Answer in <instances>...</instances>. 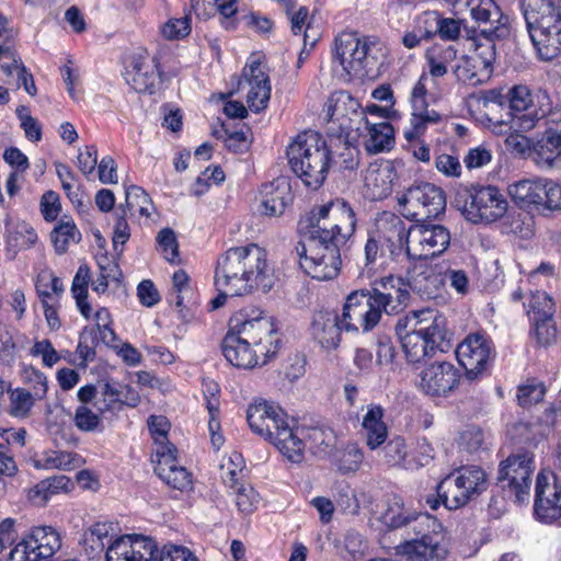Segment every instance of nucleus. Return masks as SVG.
Listing matches in <instances>:
<instances>
[{
  "label": "nucleus",
  "instance_id": "obj_50",
  "mask_svg": "<svg viewBox=\"0 0 561 561\" xmlns=\"http://www.w3.org/2000/svg\"><path fill=\"white\" fill-rule=\"evenodd\" d=\"M221 478L229 489L243 483L244 460L240 453H231L227 459H224L221 466Z\"/></svg>",
  "mask_w": 561,
  "mask_h": 561
},
{
  "label": "nucleus",
  "instance_id": "obj_46",
  "mask_svg": "<svg viewBox=\"0 0 561 561\" xmlns=\"http://www.w3.org/2000/svg\"><path fill=\"white\" fill-rule=\"evenodd\" d=\"M556 270L550 263H541L536 270L529 272L524 278L520 279L518 290L514 293V299H520L523 291H528V288L539 289L549 286L550 282L554 279Z\"/></svg>",
  "mask_w": 561,
  "mask_h": 561
},
{
  "label": "nucleus",
  "instance_id": "obj_18",
  "mask_svg": "<svg viewBox=\"0 0 561 561\" xmlns=\"http://www.w3.org/2000/svg\"><path fill=\"white\" fill-rule=\"evenodd\" d=\"M124 78L136 92L152 94L160 79L158 59L146 49L135 51L130 56Z\"/></svg>",
  "mask_w": 561,
  "mask_h": 561
},
{
  "label": "nucleus",
  "instance_id": "obj_57",
  "mask_svg": "<svg viewBox=\"0 0 561 561\" xmlns=\"http://www.w3.org/2000/svg\"><path fill=\"white\" fill-rule=\"evenodd\" d=\"M36 400L37 397L28 390L16 388L10 394V413L15 417H25Z\"/></svg>",
  "mask_w": 561,
  "mask_h": 561
},
{
  "label": "nucleus",
  "instance_id": "obj_51",
  "mask_svg": "<svg viewBox=\"0 0 561 561\" xmlns=\"http://www.w3.org/2000/svg\"><path fill=\"white\" fill-rule=\"evenodd\" d=\"M36 290L41 299V304L47 301L59 300L60 294L64 291L62 282L51 272H42L36 282Z\"/></svg>",
  "mask_w": 561,
  "mask_h": 561
},
{
  "label": "nucleus",
  "instance_id": "obj_34",
  "mask_svg": "<svg viewBox=\"0 0 561 561\" xmlns=\"http://www.w3.org/2000/svg\"><path fill=\"white\" fill-rule=\"evenodd\" d=\"M83 458L76 453L47 449L33 459L36 469L70 471L81 467Z\"/></svg>",
  "mask_w": 561,
  "mask_h": 561
},
{
  "label": "nucleus",
  "instance_id": "obj_55",
  "mask_svg": "<svg viewBox=\"0 0 561 561\" xmlns=\"http://www.w3.org/2000/svg\"><path fill=\"white\" fill-rule=\"evenodd\" d=\"M232 490L236 505L241 513L252 514L257 508L261 497L251 484L243 482Z\"/></svg>",
  "mask_w": 561,
  "mask_h": 561
},
{
  "label": "nucleus",
  "instance_id": "obj_2",
  "mask_svg": "<svg viewBox=\"0 0 561 561\" xmlns=\"http://www.w3.org/2000/svg\"><path fill=\"white\" fill-rule=\"evenodd\" d=\"M275 280L264 249L254 243L230 248L217 259L214 284L218 295L210 301L211 309L222 307L228 296H243L254 289L268 291Z\"/></svg>",
  "mask_w": 561,
  "mask_h": 561
},
{
  "label": "nucleus",
  "instance_id": "obj_29",
  "mask_svg": "<svg viewBox=\"0 0 561 561\" xmlns=\"http://www.w3.org/2000/svg\"><path fill=\"white\" fill-rule=\"evenodd\" d=\"M163 453V450L160 451V457L152 460L156 463L154 471L160 480L175 490L186 491L191 489V473L178 463L176 453Z\"/></svg>",
  "mask_w": 561,
  "mask_h": 561
},
{
  "label": "nucleus",
  "instance_id": "obj_6",
  "mask_svg": "<svg viewBox=\"0 0 561 561\" xmlns=\"http://www.w3.org/2000/svg\"><path fill=\"white\" fill-rule=\"evenodd\" d=\"M524 16L538 58L561 57V5L545 0H526Z\"/></svg>",
  "mask_w": 561,
  "mask_h": 561
},
{
  "label": "nucleus",
  "instance_id": "obj_17",
  "mask_svg": "<svg viewBox=\"0 0 561 561\" xmlns=\"http://www.w3.org/2000/svg\"><path fill=\"white\" fill-rule=\"evenodd\" d=\"M458 363L470 378L482 374L495 356L492 341L484 334L471 333L456 348Z\"/></svg>",
  "mask_w": 561,
  "mask_h": 561
},
{
  "label": "nucleus",
  "instance_id": "obj_49",
  "mask_svg": "<svg viewBox=\"0 0 561 561\" xmlns=\"http://www.w3.org/2000/svg\"><path fill=\"white\" fill-rule=\"evenodd\" d=\"M90 280L89 270L80 266L73 277L71 293L76 300L77 308L82 317L90 318L91 306L88 302V285Z\"/></svg>",
  "mask_w": 561,
  "mask_h": 561
},
{
  "label": "nucleus",
  "instance_id": "obj_62",
  "mask_svg": "<svg viewBox=\"0 0 561 561\" xmlns=\"http://www.w3.org/2000/svg\"><path fill=\"white\" fill-rule=\"evenodd\" d=\"M529 320L533 322V331L536 335L537 341L540 344L548 345L554 341L557 335V329L553 321V316H530Z\"/></svg>",
  "mask_w": 561,
  "mask_h": 561
},
{
  "label": "nucleus",
  "instance_id": "obj_21",
  "mask_svg": "<svg viewBox=\"0 0 561 561\" xmlns=\"http://www.w3.org/2000/svg\"><path fill=\"white\" fill-rule=\"evenodd\" d=\"M369 293L381 311L388 314L403 310L410 298L409 284L401 276L393 275L376 280Z\"/></svg>",
  "mask_w": 561,
  "mask_h": 561
},
{
  "label": "nucleus",
  "instance_id": "obj_9",
  "mask_svg": "<svg viewBox=\"0 0 561 561\" xmlns=\"http://www.w3.org/2000/svg\"><path fill=\"white\" fill-rule=\"evenodd\" d=\"M508 201L494 185L472 187L462 205L465 218L472 224L491 225L508 211Z\"/></svg>",
  "mask_w": 561,
  "mask_h": 561
},
{
  "label": "nucleus",
  "instance_id": "obj_16",
  "mask_svg": "<svg viewBox=\"0 0 561 561\" xmlns=\"http://www.w3.org/2000/svg\"><path fill=\"white\" fill-rule=\"evenodd\" d=\"M240 88L247 90L245 101L252 112L259 113L267 106L271 98V82L260 56L251 55L243 68Z\"/></svg>",
  "mask_w": 561,
  "mask_h": 561
},
{
  "label": "nucleus",
  "instance_id": "obj_3",
  "mask_svg": "<svg viewBox=\"0 0 561 561\" xmlns=\"http://www.w3.org/2000/svg\"><path fill=\"white\" fill-rule=\"evenodd\" d=\"M279 333L273 317L234 314L229 321L221 351L234 367L251 369L267 363L279 348Z\"/></svg>",
  "mask_w": 561,
  "mask_h": 561
},
{
  "label": "nucleus",
  "instance_id": "obj_61",
  "mask_svg": "<svg viewBox=\"0 0 561 561\" xmlns=\"http://www.w3.org/2000/svg\"><path fill=\"white\" fill-rule=\"evenodd\" d=\"M30 355L41 358L42 365L47 368H51L61 359L57 350L47 339L35 340L33 346L30 348Z\"/></svg>",
  "mask_w": 561,
  "mask_h": 561
},
{
  "label": "nucleus",
  "instance_id": "obj_20",
  "mask_svg": "<svg viewBox=\"0 0 561 561\" xmlns=\"http://www.w3.org/2000/svg\"><path fill=\"white\" fill-rule=\"evenodd\" d=\"M397 551L407 561H443L448 554V547L445 535L434 530L399 545Z\"/></svg>",
  "mask_w": 561,
  "mask_h": 561
},
{
  "label": "nucleus",
  "instance_id": "obj_12",
  "mask_svg": "<svg viewBox=\"0 0 561 561\" xmlns=\"http://www.w3.org/2000/svg\"><path fill=\"white\" fill-rule=\"evenodd\" d=\"M450 244L449 230L437 224L420 220L408 229L407 256L410 260H427L443 254Z\"/></svg>",
  "mask_w": 561,
  "mask_h": 561
},
{
  "label": "nucleus",
  "instance_id": "obj_22",
  "mask_svg": "<svg viewBox=\"0 0 561 561\" xmlns=\"http://www.w3.org/2000/svg\"><path fill=\"white\" fill-rule=\"evenodd\" d=\"M368 42L356 33L343 32L335 38L334 59L348 73H358L365 68Z\"/></svg>",
  "mask_w": 561,
  "mask_h": 561
},
{
  "label": "nucleus",
  "instance_id": "obj_32",
  "mask_svg": "<svg viewBox=\"0 0 561 561\" xmlns=\"http://www.w3.org/2000/svg\"><path fill=\"white\" fill-rule=\"evenodd\" d=\"M533 160L541 169L559 168L561 165V135L548 127L534 144Z\"/></svg>",
  "mask_w": 561,
  "mask_h": 561
},
{
  "label": "nucleus",
  "instance_id": "obj_42",
  "mask_svg": "<svg viewBox=\"0 0 561 561\" xmlns=\"http://www.w3.org/2000/svg\"><path fill=\"white\" fill-rule=\"evenodd\" d=\"M443 116L435 110H412L410 128L404 130V138L412 142L423 136L430 125L440 123Z\"/></svg>",
  "mask_w": 561,
  "mask_h": 561
},
{
  "label": "nucleus",
  "instance_id": "obj_38",
  "mask_svg": "<svg viewBox=\"0 0 561 561\" xmlns=\"http://www.w3.org/2000/svg\"><path fill=\"white\" fill-rule=\"evenodd\" d=\"M457 51L453 45L435 44L426 50L427 75L434 79L447 73L448 66L456 60Z\"/></svg>",
  "mask_w": 561,
  "mask_h": 561
},
{
  "label": "nucleus",
  "instance_id": "obj_7",
  "mask_svg": "<svg viewBox=\"0 0 561 561\" xmlns=\"http://www.w3.org/2000/svg\"><path fill=\"white\" fill-rule=\"evenodd\" d=\"M488 485L486 473L481 467L462 466L439 482L437 493L446 508L458 510L486 491Z\"/></svg>",
  "mask_w": 561,
  "mask_h": 561
},
{
  "label": "nucleus",
  "instance_id": "obj_10",
  "mask_svg": "<svg viewBox=\"0 0 561 561\" xmlns=\"http://www.w3.org/2000/svg\"><path fill=\"white\" fill-rule=\"evenodd\" d=\"M535 470L534 456L529 453L507 457L499 467V483L508 496L519 504L528 503L531 476Z\"/></svg>",
  "mask_w": 561,
  "mask_h": 561
},
{
  "label": "nucleus",
  "instance_id": "obj_64",
  "mask_svg": "<svg viewBox=\"0 0 561 561\" xmlns=\"http://www.w3.org/2000/svg\"><path fill=\"white\" fill-rule=\"evenodd\" d=\"M543 386L535 380L527 381L526 383L520 385L517 388L516 393L518 404L524 408L530 407L534 403L541 401L543 399Z\"/></svg>",
  "mask_w": 561,
  "mask_h": 561
},
{
  "label": "nucleus",
  "instance_id": "obj_41",
  "mask_svg": "<svg viewBox=\"0 0 561 561\" xmlns=\"http://www.w3.org/2000/svg\"><path fill=\"white\" fill-rule=\"evenodd\" d=\"M50 239L55 251L64 254L71 244L81 240V233L71 218H61L53 229Z\"/></svg>",
  "mask_w": 561,
  "mask_h": 561
},
{
  "label": "nucleus",
  "instance_id": "obj_25",
  "mask_svg": "<svg viewBox=\"0 0 561 561\" xmlns=\"http://www.w3.org/2000/svg\"><path fill=\"white\" fill-rule=\"evenodd\" d=\"M398 174L396 165L389 160L373 162L364 174V194L367 198L379 201L388 197Z\"/></svg>",
  "mask_w": 561,
  "mask_h": 561
},
{
  "label": "nucleus",
  "instance_id": "obj_30",
  "mask_svg": "<svg viewBox=\"0 0 561 561\" xmlns=\"http://www.w3.org/2000/svg\"><path fill=\"white\" fill-rule=\"evenodd\" d=\"M341 317L328 310H321L313 314L311 334L313 339L325 350H333L340 344Z\"/></svg>",
  "mask_w": 561,
  "mask_h": 561
},
{
  "label": "nucleus",
  "instance_id": "obj_31",
  "mask_svg": "<svg viewBox=\"0 0 561 561\" xmlns=\"http://www.w3.org/2000/svg\"><path fill=\"white\" fill-rule=\"evenodd\" d=\"M360 425L362 435L369 449L375 450L387 442L389 431L385 422V410L381 405H367Z\"/></svg>",
  "mask_w": 561,
  "mask_h": 561
},
{
  "label": "nucleus",
  "instance_id": "obj_43",
  "mask_svg": "<svg viewBox=\"0 0 561 561\" xmlns=\"http://www.w3.org/2000/svg\"><path fill=\"white\" fill-rule=\"evenodd\" d=\"M7 232L8 251L13 252V255L21 250L33 247L37 241V233L26 222L10 225Z\"/></svg>",
  "mask_w": 561,
  "mask_h": 561
},
{
  "label": "nucleus",
  "instance_id": "obj_24",
  "mask_svg": "<svg viewBox=\"0 0 561 561\" xmlns=\"http://www.w3.org/2000/svg\"><path fill=\"white\" fill-rule=\"evenodd\" d=\"M371 232L389 249L392 256L402 253L407 255L408 229L399 216L388 211L380 214Z\"/></svg>",
  "mask_w": 561,
  "mask_h": 561
},
{
  "label": "nucleus",
  "instance_id": "obj_4",
  "mask_svg": "<svg viewBox=\"0 0 561 561\" xmlns=\"http://www.w3.org/2000/svg\"><path fill=\"white\" fill-rule=\"evenodd\" d=\"M247 421L253 433L272 443L289 461L304 459V431L290 424L287 414L276 403L255 399L247 409Z\"/></svg>",
  "mask_w": 561,
  "mask_h": 561
},
{
  "label": "nucleus",
  "instance_id": "obj_53",
  "mask_svg": "<svg viewBox=\"0 0 561 561\" xmlns=\"http://www.w3.org/2000/svg\"><path fill=\"white\" fill-rule=\"evenodd\" d=\"M364 461V451L356 444L346 445L336 459L337 470L342 474L355 473Z\"/></svg>",
  "mask_w": 561,
  "mask_h": 561
},
{
  "label": "nucleus",
  "instance_id": "obj_33",
  "mask_svg": "<svg viewBox=\"0 0 561 561\" xmlns=\"http://www.w3.org/2000/svg\"><path fill=\"white\" fill-rule=\"evenodd\" d=\"M380 522L388 528H400L412 522L423 525L431 522V517L407 508L400 496L392 495L388 499L387 506L380 515Z\"/></svg>",
  "mask_w": 561,
  "mask_h": 561
},
{
  "label": "nucleus",
  "instance_id": "obj_60",
  "mask_svg": "<svg viewBox=\"0 0 561 561\" xmlns=\"http://www.w3.org/2000/svg\"><path fill=\"white\" fill-rule=\"evenodd\" d=\"M484 433L477 426H469L461 431L457 438V447L460 451L474 454L483 447Z\"/></svg>",
  "mask_w": 561,
  "mask_h": 561
},
{
  "label": "nucleus",
  "instance_id": "obj_58",
  "mask_svg": "<svg viewBox=\"0 0 561 561\" xmlns=\"http://www.w3.org/2000/svg\"><path fill=\"white\" fill-rule=\"evenodd\" d=\"M101 397L102 399H99L96 403L100 413L119 410L125 403L122 399L121 386L113 382H106L103 386Z\"/></svg>",
  "mask_w": 561,
  "mask_h": 561
},
{
  "label": "nucleus",
  "instance_id": "obj_44",
  "mask_svg": "<svg viewBox=\"0 0 561 561\" xmlns=\"http://www.w3.org/2000/svg\"><path fill=\"white\" fill-rule=\"evenodd\" d=\"M148 428L154 443L153 457H160V451L163 454L176 453V448L169 443L168 433L170 423L165 416L152 415L148 420Z\"/></svg>",
  "mask_w": 561,
  "mask_h": 561
},
{
  "label": "nucleus",
  "instance_id": "obj_11",
  "mask_svg": "<svg viewBox=\"0 0 561 561\" xmlns=\"http://www.w3.org/2000/svg\"><path fill=\"white\" fill-rule=\"evenodd\" d=\"M401 214L411 220L437 217L445 210L446 198L443 190L435 184L423 182L408 188L398 198Z\"/></svg>",
  "mask_w": 561,
  "mask_h": 561
},
{
  "label": "nucleus",
  "instance_id": "obj_40",
  "mask_svg": "<svg viewBox=\"0 0 561 561\" xmlns=\"http://www.w3.org/2000/svg\"><path fill=\"white\" fill-rule=\"evenodd\" d=\"M359 103L345 91L333 92L323 106V114L328 121H339L356 113Z\"/></svg>",
  "mask_w": 561,
  "mask_h": 561
},
{
  "label": "nucleus",
  "instance_id": "obj_13",
  "mask_svg": "<svg viewBox=\"0 0 561 561\" xmlns=\"http://www.w3.org/2000/svg\"><path fill=\"white\" fill-rule=\"evenodd\" d=\"M474 53L457 59L454 73L458 81L476 87L488 81L493 71L495 44L490 37L474 39Z\"/></svg>",
  "mask_w": 561,
  "mask_h": 561
},
{
  "label": "nucleus",
  "instance_id": "obj_26",
  "mask_svg": "<svg viewBox=\"0 0 561 561\" xmlns=\"http://www.w3.org/2000/svg\"><path fill=\"white\" fill-rule=\"evenodd\" d=\"M546 178L530 176L517 180L507 186V194L522 209H542L546 195Z\"/></svg>",
  "mask_w": 561,
  "mask_h": 561
},
{
  "label": "nucleus",
  "instance_id": "obj_56",
  "mask_svg": "<svg viewBox=\"0 0 561 561\" xmlns=\"http://www.w3.org/2000/svg\"><path fill=\"white\" fill-rule=\"evenodd\" d=\"M88 320L94 321L100 339L104 344H113L116 341L112 314L107 308L100 307L95 312L91 310Z\"/></svg>",
  "mask_w": 561,
  "mask_h": 561
},
{
  "label": "nucleus",
  "instance_id": "obj_36",
  "mask_svg": "<svg viewBox=\"0 0 561 561\" xmlns=\"http://www.w3.org/2000/svg\"><path fill=\"white\" fill-rule=\"evenodd\" d=\"M287 16L290 21L291 32L295 35H304L305 48H312L320 38V31L312 24L307 7L295 9L294 3L286 8Z\"/></svg>",
  "mask_w": 561,
  "mask_h": 561
},
{
  "label": "nucleus",
  "instance_id": "obj_28",
  "mask_svg": "<svg viewBox=\"0 0 561 561\" xmlns=\"http://www.w3.org/2000/svg\"><path fill=\"white\" fill-rule=\"evenodd\" d=\"M415 330L428 341L430 345L436 350H443L446 340V318L437 310L423 309L415 311Z\"/></svg>",
  "mask_w": 561,
  "mask_h": 561
},
{
  "label": "nucleus",
  "instance_id": "obj_8",
  "mask_svg": "<svg viewBox=\"0 0 561 561\" xmlns=\"http://www.w3.org/2000/svg\"><path fill=\"white\" fill-rule=\"evenodd\" d=\"M507 99L512 111V125L503 119L489 118V128L493 134L504 135L512 128L530 130L539 119L546 117L547 107L550 105L548 94L540 93L537 95L540 107L538 110L533 108L534 99L530 90L525 85H515L510 89Z\"/></svg>",
  "mask_w": 561,
  "mask_h": 561
},
{
  "label": "nucleus",
  "instance_id": "obj_35",
  "mask_svg": "<svg viewBox=\"0 0 561 561\" xmlns=\"http://www.w3.org/2000/svg\"><path fill=\"white\" fill-rule=\"evenodd\" d=\"M364 146L370 153L390 150L394 144V129L388 122L370 123L365 119Z\"/></svg>",
  "mask_w": 561,
  "mask_h": 561
},
{
  "label": "nucleus",
  "instance_id": "obj_47",
  "mask_svg": "<svg viewBox=\"0 0 561 561\" xmlns=\"http://www.w3.org/2000/svg\"><path fill=\"white\" fill-rule=\"evenodd\" d=\"M401 344L407 359L410 363H420L426 356H430L435 350L430 345L415 328L401 339Z\"/></svg>",
  "mask_w": 561,
  "mask_h": 561
},
{
  "label": "nucleus",
  "instance_id": "obj_52",
  "mask_svg": "<svg viewBox=\"0 0 561 561\" xmlns=\"http://www.w3.org/2000/svg\"><path fill=\"white\" fill-rule=\"evenodd\" d=\"M335 501L345 514L357 515L366 497L364 492H355L347 483H342L336 488Z\"/></svg>",
  "mask_w": 561,
  "mask_h": 561
},
{
  "label": "nucleus",
  "instance_id": "obj_54",
  "mask_svg": "<svg viewBox=\"0 0 561 561\" xmlns=\"http://www.w3.org/2000/svg\"><path fill=\"white\" fill-rule=\"evenodd\" d=\"M21 379L28 386L37 399L45 398L48 390L46 375L32 365H24L21 369Z\"/></svg>",
  "mask_w": 561,
  "mask_h": 561
},
{
  "label": "nucleus",
  "instance_id": "obj_37",
  "mask_svg": "<svg viewBox=\"0 0 561 561\" xmlns=\"http://www.w3.org/2000/svg\"><path fill=\"white\" fill-rule=\"evenodd\" d=\"M27 538L42 560L53 557L61 547L60 534L51 526L33 527Z\"/></svg>",
  "mask_w": 561,
  "mask_h": 561
},
{
  "label": "nucleus",
  "instance_id": "obj_14",
  "mask_svg": "<svg viewBox=\"0 0 561 561\" xmlns=\"http://www.w3.org/2000/svg\"><path fill=\"white\" fill-rule=\"evenodd\" d=\"M382 311L369 290H354L343 306L341 325L347 332H369L380 321Z\"/></svg>",
  "mask_w": 561,
  "mask_h": 561
},
{
  "label": "nucleus",
  "instance_id": "obj_27",
  "mask_svg": "<svg viewBox=\"0 0 561 561\" xmlns=\"http://www.w3.org/2000/svg\"><path fill=\"white\" fill-rule=\"evenodd\" d=\"M261 209L266 216H279L291 203L289 182L284 178L275 179L262 185L260 190Z\"/></svg>",
  "mask_w": 561,
  "mask_h": 561
},
{
  "label": "nucleus",
  "instance_id": "obj_45",
  "mask_svg": "<svg viewBox=\"0 0 561 561\" xmlns=\"http://www.w3.org/2000/svg\"><path fill=\"white\" fill-rule=\"evenodd\" d=\"M525 297L524 306L527 309V314L538 317H549L554 313V301L545 290L528 288V291L522 293V298Z\"/></svg>",
  "mask_w": 561,
  "mask_h": 561
},
{
  "label": "nucleus",
  "instance_id": "obj_5",
  "mask_svg": "<svg viewBox=\"0 0 561 561\" xmlns=\"http://www.w3.org/2000/svg\"><path fill=\"white\" fill-rule=\"evenodd\" d=\"M293 172L311 188H319L332 164L331 150L325 139L316 131L305 130L288 144L286 149Z\"/></svg>",
  "mask_w": 561,
  "mask_h": 561
},
{
  "label": "nucleus",
  "instance_id": "obj_1",
  "mask_svg": "<svg viewBox=\"0 0 561 561\" xmlns=\"http://www.w3.org/2000/svg\"><path fill=\"white\" fill-rule=\"evenodd\" d=\"M356 224L355 211L342 198L314 207L299 222L301 230L311 228L296 247L302 271L317 280L336 277L341 268L340 250L355 232Z\"/></svg>",
  "mask_w": 561,
  "mask_h": 561
},
{
  "label": "nucleus",
  "instance_id": "obj_15",
  "mask_svg": "<svg viewBox=\"0 0 561 561\" xmlns=\"http://www.w3.org/2000/svg\"><path fill=\"white\" fill-rule=\"evenodd\" d=\"M534 516L541 524L561 526V484L550 471L537 476Z\"/></svg>",
  "mask_w": 561,
  "mask_h": 561
},
{
  "label": "nucleus",
  "instance_id": "obj_39",
  "mask_svg": "<svg viewBox=\"0 0 561 561\" xmlns=\"http://www.w3.org/2000/svg\"><path fill=\"white\" fill-rule=\"evenodd\" d=\"M381 453L383 462L390 467H401L413 470L424 465L421 461L409 459L405 440L400 436H397L386 443Z\"/></svg>",
  "mask_w": 561,
  "mask_h": 561
},
{
  "label": "nucleus",
  "instance_id": "obj_19",
  "mask_svg": "<svg viewBox=\"0 0 561 561\" xmlns=\"http://www.w3.org/2000/svg\"><path fill=\"white\" fill-rule=\"evenodd\" d=\"M156 542L142 535H123L107 547L105 561H156Z\"/></svg>",
  "mask_w": 561,
  "mask_h": 561
},
{
  "label": "nucleus",
  "instance_id": "obj_23",
  "mask_svg": "<svg viewBox=\"0 0 561 561\" xmlns=\"http://www.w3.org/2000/svg\"><path fill=\"white\" fill-rule=\"evenodd\" d=\"M459 381V371L450 363H434L420 375L419 387L431 397H443L456 388Z\"/></svg>",
  "mask_w": 561,
  "mask_h": 561
},
{
  "label": "nucleus",
  "instance_id": "obj_63",
  "mask_svg": "<svg viewBox=\"0 0 561 561\" xmlns=\"http://www.w3.org/2000/svg\"><path fill=\"white\" fill-rule=\"evenodd\" d=\"M161 35L169 41H179L191 32V20L187 16L169 19L161 26Z\"/></svg>",
  "mask_w": 561,
  "mask_h": 561
},
{
  "label": "nucleus",
  "instance_id": "obj_48",
  "mask_svg": "<svg viewBox=\"0 0 561 561\" xmlns=\"http://www.w3.org/2000/svg\"><path fill=\"white\" fill-rule=\"evenodd\" d=\"M112 531V523L98 522L90 526L83 535L85 550L89 551L90 554L102 552Z\"/></svg>",
  "mask_w": 561,
  "mask_h": 561
},
{
  "label": "nucleus",
  "instance_id": "obj_59",
  "mask_svg": "<svg viewBox=\"0 0 561 561\" xmlns=\"http://www.w3.org/2000/svg\"><path fill=\"white\" fill-rule=\"evenodd\" d=\"M158 250L163 257L174 264L179 262V243L171 228H163L157 234Z\"/></svg>",
  "mask_w": 561,
  "mask_h": 561
}]
</instances>
